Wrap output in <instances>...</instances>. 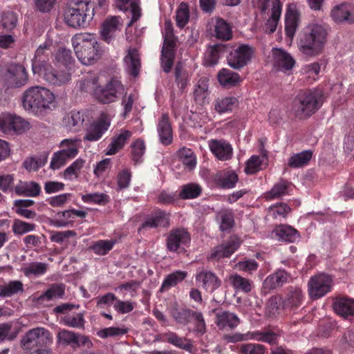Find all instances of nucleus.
Wrapping results in <instances>:
<instances>
[{
    "label": "nucleus",
    "mask_w": 354,
    "mask_h": 354,
    "mask_svg": "<svg viewBox=\"0 0 354 354\" xmlns=\"http://www.w3.org/2000/svg\"><path fill=\"white\" fill-rule=\"evenodd\" d=\"M54 52L53 44L50 41H45L39 45L32 59V70L34 74H37L48 84L61 86L67 80L68 75L63 72L57 73L55 71L53 66Z\"/></svg>",
    "instance_id": "1"
},
{
    "label": "nucleus",
    "mask_w": 354,
    "mask_h": 354,
    "mask_svg": "<svg viewBox=\"0 0 354 354\" xmlns=\"http://www.w3.org/2000/svg\"><path fill=\"white\" fill-rule=\"evenodd\" d=\"M71 41L77 59L84 65L94 64L103 55L104 50L93 34H76Z\"/></svg>",
    "instance_id": "2"
},
{
    "label": "nucleus",
    "mask_w": 354,
    "mask_h": 354,
    "mask_svg": "<svg viewBox=\"0 0 354 354\" xmlns=\"http://www.w3.org/2000/svg\"><path fill=\"white\" fill-rule=\"evenodd\" d=\"M55 95L43 86H32L25 91L22 96V106L25 110L35 115H44L51 110L55 102Z\"/></svg>",
    "instance_id": "3"
},
{
    "label": "nucleus",
    "mask_w": 354,
    "mask_h": 354,
    "mask_svg": "<svg viewBox=\"0 0 354 354\" xmlns=\"http://www.w3.org/2000/svg\"><path fill=\"white\" fill-rule=\"evenodd\" d=\"M91 0H69L64 9L65 24L73 28H84L94 17Z\"/></svg>",
    "instance_id": "4"
},
{
    "label": "nucleus",
    "mask_w": 354,
    "mask_h": 354,
    "mask_svg": "<svg viewBox=\"0 0 354 354\" xmlns=\"http://www.w3.org/2000/svg\"><path fill=\"white\" fill-rule=\"evenodd\" d=\"M324 95L318 89L300 91L292 101L295 116L299 120H306L314 115L322 106Z\"/></svg>",
    "instance_id": "5"
},
{
    "label": "nucleus",
    "mask_w": 354,
    "mask_h": 354,
    "mask_svg": "<svg viewBox=\"0 0 354 354\" xmlns=\"http://www.w3.org/2000/svg\"><path fill=\"white\" fill-rule=\"evenodd\" d=\"M326 29L319 24H310L299 34V47L300 50L308 55L318 54L326 41Z\"/></svg>",
    "instance_id": "6"
},
{
    "label": "nucleus",
    "mask_w": 354,
    "mask_h": 354,
    "mask_svg": "<svg viewBox=\"0 0 354 354\" xmlns=\"http://www.w3.org/2000/svg\"><path fill=\"white\" fill-rule=\"evenodd\" d=\"M124 86L115 77L111 78L104 86L98 85L94 93V99L103 104L116 102L119 95L123 93Z\"/></svg>",
    "instance_id": "7"
},
{
    "label": "nucleus",
    "mask_w": 354,
    "mask_h": 354,
    "mask_svg": "<svg viewBox=\"0 0 354 354\" xmlns=\"http://www.w3.org/2000/svg\"><path fill=\"white\" fill-rule=\"evenodd\" d=\"M333 279L331 275L319 273L312 276L308 283V295L312 299H318L332 290Z\"/></svg>",
    "instance_id": "8"
},
{
    "label": "nucleus",
    "mask_w": 354,
    "mask_h": 354,
    "mask_svg": "<svg viewBox=\"0 0 354 354\" xmlns=\"http://www.w3.org/2000/svg\"><path fill=\"white\" fill-rule=\"evenodd\" d=\"M53 64L57 73L63 72L68 75L63 84L68 82L71 79L72 73L75 71V60L73 57L72 51L68 48L59 47L54 52Z\"/></svg>",
    "instance_id": "9"
},
{
    "label": "nucleus",
    "mask_w": 354,
    "mask_h": 354,
    "mask_svg": "<svg viewBox=\"0 0 354 354\" xmlns=\"http://www.w3.org/2000/svg\"><path fill=\"white\" fill-rule=\"evenodd\" d=\"M30 129V123L10 113L0 115V131L5 134H21Z\"/></svg>",
    "instance_id": "10"
},
{
    "label": "nucleus",
    "mask_w": 354,
    "mask_h": 354,
    "mask_svg": "<svg viewBox=\"0 0 354 354\" xmlns=\"http://www.w3.org/2000/svg\"><path fill=\"white\" fill-rule=\"evenodd\" d=\"M254 53L251 46L241 44L230 51L227 57V63L232 68L239 70L250 62Z\"/></svg>",
    "instance_id": "11"
},
{
    "label": "nucleus",
    "mask_w": 354,
    "mask_h": 354,
    "mask_svg": "<svg viewBox=\"0 0 354 354\" xmlns=\"http://www.w3.org/2000/svg\"><path fill=\"white\" fill-rule=\"evenodd\" d=\"M52 340L49 330L44 328H36L29 330L23 338L21 343L24 350L45 347Z\"/></svg>",
    "instance_id": "12"
},
{
    "label": "nucleus",
    "mask_w": 354,
    "mask_h": 354,
    "mask_svg": "<svg viewBox=\"0 0 354 354\" xmlns=\"http://www.w3.org/2000/svg\"><path fill=\"white\" fill-rule=\"evenodd\" d=\"M241 243V241L237 236H230L227 241L212 249L207 259L218 261L223 258H229L239 249Z\"/></svg>",
    "instance_id": "13"
},
{
    "label": "nucleus",
    "mask_w": 354,
    "mask_h": 354,
    "mask_svg": "<svg viewBox=\"0 0 354 354\" xmlns=\"http://www.w3.org/2000/svg\"><path fill=\"white\" fill-rule=\"evenodd\" d=\"M110 125L111 120L105 113H102L97 120L91 122L86 127L83 138L84 141H98L108 131Z\"/></svg>",
    "instance_id": "14"
},
{
    "label": "nucleus",
    "mask_w": 354,
    "mask_h": 354,
    "mask_svg": "<svg viewBox=\"0 0 354 354\" xmlns=\"http://www.w3.org/2000/svg\"><path fill=\"white\" fill-rule=\"evenodd\" d=\"M4 77L8 84L14 88L25 86L28 81L26 68L20 64L10 63L6 66Z\"/></svg>",
    "instance_id": "15"
},
{
    "label": "nucleus",
    "mask_w": 354,
    "mask_h": 354,
    "mask_svg": "<svg viewBox=\"0 0 354 354\" xmlns=\"http://www.w3.org/2000/svg\"><path fill=\"white\" fill-rule=\"evenodd\" d=\"M58 338L61 342L70 345L73 349L84 346L89 349L93 347V342L88 336L75 333L68 330H62L58 333Z\"/></svg>",
    "instance_id": "16"
},
{
    "label": "nucleus",
    "mask_w": 354,
    "mask_h": 354,
    "mask_svg": "<svg viewBox=\"0 0 354 354\" xmlns=\"http://www.w3.org/2000/svg\"><path fill=\"white\" fill-rule=\"evenodd\" d=\"M191 241L189 233L183 228H177L171 231L167 239V249L170 252H177L178 249L187 245Z\"/></svg>",
    "instance_id": "17"
},
{
    "label": "nucleus",
    "mask_w": 354,
    "mask_h": 354,
    "mask_svg": "<svg viewBox=\"0 0 354 354\" xmlns=\"http://www.w3.org/2000/svg\"><path fill=\"white\" fill-rule=\"evenodd\" d=\"M273 66L278 71L290 73L295 64L294 58L281 48L272 49Z\"/></svg>",
    "instance_id": "18"
},
{
    "label": "nucleus",
    "mask_w": 354,
    "mask_h": 354,
    "mask_svg": "<svg viewBox=\"0 0 354 354\" xmlns=\"http://www.w3.org/2000/svg\"><path fill=\"white\" fill-rule=\"evenodd\" d=\"M196 281L205 291L212 293L221 286V280L213 272L202 270L196 274Z\"/></svg>",
    "instance_id": "19"
},
{
    "label": "nucleus",
    "mask_w": 354,
    "mask_h": 354,
    "mask_svg": "<svg viewBox=\"0 0 354 354\" xmlns=\"http://www.w3.org/2000/svg\"><path fill=\"white\" fill-rule=\"evenodd\" d=\"M208 146L210 151L219 160L226 161L232 158V147L225 140H209L208 141Z\"/></svg>",
    "instance_id": "20"
},
{
    "label": "nucleus",
    "mask_w": 354,
    "mask_h": 354,
    "mask_svg": "<svg viewBox=\"0 0 354 354\" xmlns=\"http://www.w3.org/2000/svg\"><path fill=\"white\" fill-rule=\"evenodd\" d=\"M330 17L336 23L354 24V6L349 3L336 5L330 11Z\"/></svg>",
    "instance_id": "21"
},
{
    "label": "nucleus",
    "mask_w": 354,
    "mask_h": 354,
    "mask_svg": "<svg viewBox=\"0 0 354 354\" xmlns=\"http://www.w3.org/2000/svg\"><path fill=\"white\" fill-rule=\"evenodd\" d=\"M300 22V14L295 5H288L285 15V34L292 40Z\"/></svg>",
    "instance_id": "22"
},
{
    "label": "nucleus",
    "mask_w": 354,
    "mask_h": 354,
    "mask_svg": "<svg viewBox=\"0 0 354 354\" xmlns=\"http://www.w3.org/2000/svg\"><path fill=\"white\" fill-rule=\"evenodd\" d=\"M133 133L130 130L122 129L119 133L115 134L111 138V142L104 150L106 156H113L121 151L132 137Z\"/></svg>",
    "instance_id": "23"
},
{
    "label": "nucleus",
    "mask_w": 354,
    "mask_h": 354,
    "mask_svg": "<svg viewBox=\"0 0 354 354\" xmlns=\"http://www.w3.org/2000/svg\"><path fill=\"white\" fill-rule=\"evenodd\" d=\"M281 307L283 309L296 310L302 304L304 294L298 287L290 286L283 297H281Z\"/></svg>",
    "instance_id": "24"
},
{
    "label": "nucleus",
    "mask_w": 354,
    "mask_h": 354,
    "mask_svg": "<svg viewBox=\"0 0 354 354\" xmlns=\"http://www.w3.org/2000/svg\"><path fill=\"white\" fill-rule=\"evenodd\" d=\"M240 323L239 317L235 313L228 310L218 311L216 314L215 324L220 330H233Z\"/></svg>",
    "instance_id": "25"
},
{
    "label": "nucleus",
    "mask_w": 354,
    "mask_h": 354,
    "mask_svg": "<svg viewBox=\"0 0 354 354\" xmlns=\"http://www.w3.org/2000/svg\"><path fill=\"white\" fill-rule=\"evenodd\" d=\"M157 131L161 144L169 145L173 141V130L168 114L162 113L158 120Z\"/></svg>",
    "instance_id": "26"
},
{
    "label": "nucleus",
    "mask_w": 354,
    "mask_h": 354,
    "mask_svg": "<svg viewBox=\"0 0 354 354\" xmlns=\"http://www.w3.org/2000/svg\"><path fill=\"white\" fill-rule=\"evenodd\" d=\"M290 277V274L285 270H278L266 278L263 288L266 292L277 289L287 283Z\"/></svg>",
    "instance_id": "27"
},
{
    "label": "nucleus",
    "mask_w": 354,
    "mask_h": 354,
    "mask_svg": "<svg viewBox=\"0 0 354 354\" xmlns=\"http://www.w3.org/2000/svg\"><path fill=\"white\" fill-rule=\"evenodd\" d=\"M122 23L119 17H108L102 24L101 36L107 43H110L114 38L116 32L120 31Z\"/></svg>",
    "instance_id": "28"
},
{
    "label": "nucleus",
    "mask_w": 354,
    "mask_h": 354,
    "mask_svg": "<svg viewBox=\"0 0 354 354\" xmlns=\"http://www.w3.org/2000/svg\"><path fill=\"white\" fill-rule=\"evenodd\" d=\"M127 70L130 75L136 77L139 75L141 68V60L138 50L136 48H129L124 58Z\"/></svg>",
    "instance_id": "29"
},
{
    "label": "nucleus",
    "mask_w": 354,
    "mask_h": 354,
    "mask_svg": "<svg viewBox=\"0 0 354 354\" xmlns=\"http://www.w3.org/2000/svg\"><path fill=\"white\" fill-rule=\"evenodd\" d=\"M162 341L189 353H192L194 345L192 341L186 337H180L174 332H168L162 334Z\"/></svg>",
    "instance_id": "30"
},
{
    "label": "nucleus",
    "mask_w": 354,
    "mask_h": 354,
    "mask_svg": "<svg viewBox=\"0 0 354 354\" xmlns=\"http://www.w3.org/2000/svg\"><path fill=\"white\" fill-rule=\"evenodd\" d=\"M162 341L189 353H192L194 345L192 341L186 337H180L174 332H168L162 334Z\"/></svg>",
    "instance_id": "31"
},
{
    "label": "nucleus",
    "mask_w": 354,
    "mask_h": 354,
    "mask_svg": "<svg viewBox=\"0 0 354 354\" xmlns=\"http://www.w3.org/2000/svg\"><path fill=\"white\" fill-rule=\"evenodd\" d=\"M272 237L280 241L294 242L299 237L298 232L287 225L277 226L272 232Z\"/></svg>",
    "instance_id": "32"
},
{
    "label": "nucleus",
    "mask_w": 354,
    "mask_h": 354,
    "mask_svg": "<svg viewBox=\"0 0 354 354\" xmlns=\"http://www.w3.org/2000/svg\"><path fill=\"white\" fill-rule=\"evenodd\" d=\"M227 46L223 44H216L209 46L206 50L204 64L206 66H213L218 64L219 59L225 53Z\"/></svg>",
    "instance_id": "33"
},
{
    "label": "nucleus",
    "mask_w": 354,
    "mask_h": 354,
    "mask_svg": "<svg viewBox=\"0 0 354 354\" xmlns=\"http://www.w3.org/2000/svg\"><path fill=\"white\" fill-rule=\"evenodd\" d=\"M334 311L339 316L346 318L354 315V300L347 297H338L333 304Z\"/></svg>",
    "instance_id": "34"
},
{
    "label": "nucleus",
    "mask_w": 354,
    "mask_h": 354,
    "mask_svg": "<svg viewBox=\"0 0 354 354\" xmlns=\"http://www.w3.org/2000/svg\"><path fill=\"white\" fill-rule=\"evenodd\" d=\"M98 85L99 77L93 73H89L77 82L76 87L80 92L89 93L94 97L95 91Z\"/></svg>",
    "instance_id": "35"
},
{
    "label": "nucleus",
    "mask_w": 354,
    "mask_h": 354,
    "mask_svg": "<svg viewBox=\"0 0 354 354\" xmlns=\"http://www.w3.org/2000/svg\"><path fill=\"white\" fill-rule=\"evenodd\" d=\"M229 282L236 292L248 294L254 288L253 281L238 274H234L229 277Z\"/></svg>",
    "instance_id": "36"
},
{
    "label": "nucleus",
    "mask_w": 354,
    "mask_h": 354,
    "mask_svg": "<svg viewBox=\"0 0 354 354\" xmlns=\"http://www.w3.org/2000/svg\"><path fill=\"white\" fill-rule=\"evenodd\" d=\"M15 192L18 196L36 197L41 192L39 185L35 182L20 181L15 187Z\"/></svg>",
    "instance_id": "37"
},
{
    "label": "nucleus",
    "mask_w": 354,
    "mask_h": 354,
    "mask_svg": "<svg viewBox=\"0 0 354 354\" xmlns=\"http://www.w3.org/2000/svg\"><path fill=\"white\" fill-rule=\"evenodd\" d=\"M238 104V99L232 96L218 97L213 103L214 110L219 114L231 112Z\"/></svg>",
    "instance_id": "38"
},
{
    "label": "nucleus",
    "mask_w": 354,
    "mask_h": 354,
    "mask_svg": "<svg viewBox=\"0 0 354 354\" xmlns=\"http://www.w3.org/2000/svg\"><path fill=\"white\" fill-rule=\"evenodd\" d=\"M130 158L136 165L143 162V156L146 151V145L142 138H137L130 145Z\"/></svg>",
    "instance_id": "39"
},
{
    "label": "nucleus",
    "mask_w": 354,
    "mask_h": 354,
    "mask_svg": "<svg viewBox=\"0 0 354 354\" xmlns=\"http://www.w3.org/2000/svg\"><path fill=\"white\" fill-rule=\"evenodd\" d=\"M292 191V183L285 180H281L272 187L270 192H267L266 199H273L290 195Z\"/></svg>",
    "instance_id": "40"
},
{
    "label": "nucleus",
    "mask_w": 354,
    "mask_h": 354,
    "mask_svg": "<svg viewBox=\"0 0 354 354\" xmlns=\"http://www.w3.org/2000/svg\"><path fill=\"white\" fill-rule=\"evenodd\" d=\"M218 82L225 87H232L241 82L239 73L227 68L221 69L217 75Z\"/></svg>",
    "instance_id": "41"
},
{
    "label": "nucleus",
    "mask_w": 354,
    "mask_h": 354,
    "mask_svg": "<svg viewBox=\"0 0 354 354\" xmlns=\"http://www.w3.org/2000/svg\"><path fill=\"white\" fill-rule=\"evenodd\" d=\"M168 224V218L165 213L163 212H158L147 218L138 228V232H140L142 230L147 228H156L158 227H165Z\"/></svg>",
    "instance_id": "42"
},
{
    "label": "nucleus",
    "mask_w": 354,
    "mask_h": 354,
    "mask_svg": "<svg viewBox=\"0 0 354 354\" xmlns=\"http://www.w3.org/2000/svg\"><path fill=\"white\" fill-rule=\"evenodd\" d=\"M193 310L187 308L178 307L175 304L170 309V315L174 320L179 324L187 325L191 322Z\"/></svg>",
    "instance_id": "43"
},
{
    "label": "nucleus",
    "mask_w": 354,
    "mask_h": 354,
    "mask_svg": "<svg viewBox=\"0 0 354 354\" xmlns=\"http://www.w3.org/2000/svg\"><path fill=\"white\" fill-rule=\"evenodd\" d=\"M209 78L201 77L194 86L193 96L196 102L203 103L209 96Z\"/></svg>",
    "instance_id": "44"
},
{
    "label": "nucleus",
    "mask_w": 354,
    "mask_h": 354,
    "mask_svg": "<svg viewBox=\"0 0 354 354\" xmlns=\"http://www.w3.org/2000/svg\"><path fill=\"white\" fill-rule=\"evenodd\" d=\"M312 157L313 151L311 150H304L294 153L289 158L288 165L294 169L304 167L309 163Z\"/></svg>",
    "instance_id": "45"
},
{
    "label": "nucleus",
    "mask_w": 354,
    "mask_h": 354,
    "mask_svg": "<svg viewBox=\"0 0 354 354\" xmlns=\"http://www.w3.org/2000/svg\"><path fill=\"white\" fill-rule=\"evenodd\" d=\"M24 291V284L21 281L12 280L3 285H0V297H11Z\"/></svg>",
    "instance_id": "46"
},
{
    "label": "nucleus",
    "mask_w": 354,
    "mask_h": 354,
    "mask_svg": "<svg viewBox=\"0 0 354 354\" xmlns=\"http://www.w3.org/2000/svg\"><path fill=\"white\" fill-rule=\"evenodd\" d=\"M174 77L175 82L178 88L182 91H184L189 84L191 76L181 62H178L175 66Z\"/></svg>",
    "instance_id": "47"
},
{
    "label": "nucleus",
    "mask_w": 354,
    "mask_h": 354,
    "mask_svg": "<svg viewBox=\"0 0 354 354\" xmlns=\"http://www.w3.org/2000/svg\"><path fill=\"white\" fill-rule=\"evenodd\" d=\"M261 330L248 331L246 333H235L224 335V339L227 343H236L249 340L259 342Z\"/></svg>",
    "instance_id": "48"
},
{
    "label": "nucleus",
    "mask_w": 354,
    "mask_h": 354,
    "mask_svg": "<svg viewBox=\"0 0 354 354\" xmlns=\"http://www.w3.org/2000/svg\"><path fill=\"white\" fill-rule=\"evenodd\" d=\"M187 276V272L183 270H176L168 274L162 283L160 291L168 290L171 287L176 286L178 283L183 281Z\"/></svg>",
    "instance_id": "49"
},
{
    "label": "nucleus",
    "mask_w": 354,
    "mask_h": 354,
    "mask_svg": "<svg viewBox=\"0 0 354 354\" xmlns=\"http://www.w3.org/2000/svg\"><path fill=\"white\" fill-rule=\"evenodd\" d=\"M238 175L232 170L222 171L216 176L218 184L223 188H232L238 182Z\"/></svg>",
    "instance_id": "50"
},
{
    "label": "nucleus",
    "mask_w": 354,
    "mask_h": 354,
    "mask_svg": "<svg viewBox=\"0 0 354 354\" xmlns=\"http://www.w3.org/2000/svg\"><path fill=\"white\" fill-rule=\"evenodd\" d=\"M82 140L77 139H64L60 143V147L69 158H75L79 153V148L81 147Z\"/></svg>",
    "instance_id": "51"
},
{
    "label": "nucleus",
    "mask_w": 354,
    "mask_h": 354,
    "mask_svg": "<svg viewBox=\"0 0 354 354\" xmlns=\"http://www.w3.org/2000/svg\"><path fill=\"white\" fill-rule=\"evenodd\" d=\"M215 37L219 39L227 41L232 37V28L224 19L218 18L214 27Z\"/></svg>",
    "instance_id": "52"
},
{
    "label": "nucleus",
    "mask_w": 354,
    "mask_h": 354,
    "mask_svg": "<svg viewBox=\"0 0 354 354\" xmlns=\"http://www.w3.org/2000/svg\"><path fill=\"white\" fill-rule=\"evenodd\" d=\"M65 294L64 286L63 284L55 283L42 293L38 298V302L44 301H50L54 298H62Z\"/></svg>",
    "instance_id": "53"
},
{
    "label": "nucleus",
    "mask_w": 354,
    "mask_h": 354,
    "mask_svg": "<svg viewBox=\"0 0 354 354\" xmlns=\"http://www.w3.org/2000/svg\"><path fill=\"white\" fill-rule=\"evenodd\" d=\"M85 121L84 114L81 111H71L66 119L67 128L71 131H78L81 129Z\"/></svg>",
    "instance_id": "54"
},
{
    "label": "nucleus",
    "mask_w": 354,
    "mask_h": 354,
    "mask_svg": "<svg viewBox=\"0 0 354 354\" xmlns=\"http://www.w3.org/2000/svg\"><path fill=\"white\" fill-rule=\"evenodd\" d=\"M177 154L180 160L189 170L195 168L196 165V156L191 149L183 147L178 151Z\"/></svg>",
    "instance_id": "55"
},
{
    "label": "nucleus",
    "mask_w": 354,
    "mask_h": 354,
    "mask_svg": "<svg viewBox=\"0 0 354 354\" xmlns=\"http://www.w3.org/2000/svg\"><path fill=\"white\" fill-rule=\"evenodd\" d=\"M202 193L201 185L194 183H189L181 187L179 194L180 199H194L198 197Z\"/></svg>",
    "instance_id": "56"
},
{
    "label": "nucleus",
    "mask_w": 354,
    "mask_h": 354,
    "mask_svg": "<svg viewBox=\"0 0 354 354\" xmlns=\"http://www.w3.org/2000/svg\"><path fill=\"white\" fill-rule=\"evenodd\" d=\"M116 243L115 239L99 240L93 243L91 249L97 255L104 256L111 251Z\"/></svg>",
    "instance_id": "57"
},
{
    "label": "nucleus",
    "mask_w": 354,
    "mask_h": 354,
    "mask_svg": "<svg viewBox=\"0 0 354 354\" xmlns=\"http://www.w3.org/2000/svg\"><path fill=\"white\" fill-rule=\"evenodd\" d=\"M48 156L42 154L38 157H28L23 162V166L28 171H37L47 162Z\"/></svg>",
    "instance_id": "58"
},
{
    "label": "nucleus",
    "mask_w": 354,
    "mask_h": 354,
    "mask_svg": "<svg viewBox=\"0 0 354 354\" xmlns=\"http://www.w3.org/2000/svg\"><path fill=\"white\" fill-rule=\"evenodd\" d=\"M34 204V201H15L14 209L19 215L27 218H33L36 214L34 211L27 209Z\"/></svg>",
    "instance_id": "59"
},
{
    "label": "nucleus",
    "mask_w": 354,
    "mask_h": 354,
    "mask_svg": "<svg viewBox=\"0 0 354 354\" xmlns=\"http://www.w3.org/2000/svg\"><path fill=\"white\" fill-rule=\"evenodd\" d=\"M282 9L277 5L274 8H271V15L265 24L266 31L268 33L274 32L277 27L279 21Z\"/></svg>",
    "instance_id": "60"
},
{
    "label": "nucleus",
    "mask_w": 354,
    "mask_h": 354,
    "mask_svg": "<svg viewBox=\"0 0 354 354\" xmlns=\"http://www.w3.org/2000/svg\"><path fill=\"white\" fill-rule=\"evenodd\" d=\"M48 270V265L41 262H32L23 269L25 276H41L44 274Z\"/></svg>",
    "instance_id": "61"
},
{
    "label": "nucleus",
    "mask_w": 354,
    "mask_h": 354,
    "mask_svg": "<svg viewBox=\"0 0 354 354\" xmlns=\"http://www.w3.org/2000/svg\"><path fill=\"white\" fill-rule=\"evenodd\" d=\"M128 328L124 326L121 328L111 326L97 330L96 335L102 339H106L108 337H115L124 335L128 333Z\"/></svg>",
    "instance_id": "62"
},
{
    "label": "nucleus",
    "mask_w": 354,
    "mask_h": 354,
    "mask_svg": "<svg viewBox=\"0 0 354 354\" xmlns=\"http://www.w3.org/2000/svg\"><path fill=\"white\" fill-rule=\"evenodd\" d=\"M189 19V10L187 3H181L176 12V26L180 28H183Z\"/></svg>",
    "instance_id": "63"
},
{
    "label": "nucleus",
    "mask_w": 354,
    "mask_h": 354,
    "mask_svg": "<svg viewBox=\"0 0 354 354\" xmlns=\"http://www.w3.org/2000/svg\"><path fill=\"white\" fill-rule=\"evenodd\" d=\"M74 216L71 209L57 212L54 218V224L57 227H67L72 225Z\"/></svg>",
    "instance_id": "64"
}]
</instances>
